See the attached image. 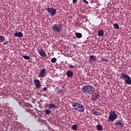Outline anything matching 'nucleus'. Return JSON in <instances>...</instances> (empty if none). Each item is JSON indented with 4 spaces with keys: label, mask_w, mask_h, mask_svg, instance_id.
<instances>
[{
    "label": "nucleus",
    "mask_w": 131,
    "mask_h": 131,
    "mask_svg": "<svg viewBox=\"0 0 131 131\" xmlns=\"http://www.w3.org/2000/svg\"><path fill=\"white\" fill-rule=\"evenodd\" d=\"M114 28L115 29H119V26L118 25V24L117 23H115L114 25Z\"/></svg>",
    "instance_id": "412c9836"
},
{
    "label": "nucleus",
    "mask_w": 131,
    "mask_h": 131,
    "mask_svg": "<svg viewBox=\"0 0 131 131\" xmlns=\"http://www.w3.org/2000/svg\"><path fill=\"white\" fill-rule=\"evenodd\" d=\"M102 61H105V62H108V60H106L105 58L102 59Z\"/></svg>",
    "instance_id": "c85d7f7f"
},
{
    "label": "nucleus",
    "mask_w": 131,
    "mask_h": 131,
    "mask_svg": "<svg viewBox=\"0 0 131 131\" xmlns=\"http://www.w3.org/2000/svg\"><path fill=\"white\" fill-rule=\"evenodd\" d=\"M34 83L35 85V88L37 89H40L41 88V85H40V81L38 79H35L34 80Z\"/></svg>",
    "instance_id": "6e6552de"
},
{
    "label": "nucleus",
    "mask_w": 131,
    "mask_h": 131,
    "mask_svg": "<svg viewBox=\"0 0 131 131\" xmlns=\"http://www.w3.org/2000/svg\"><path fill=\"white\" fill-rule=\"evenodd\" d=\"M96 128L98 129V130H100V131L103 130V127H102V125H101L98 124L96 126Z\"/></svg>",
    "instance_id": "6ab92c4d"
},
{
    "label": "nucleus",
    "mask_w": 131,
    "mask_h": 131,
    "mask_svg": "<svg viewBox=\"0 0 131 131\" xmlns=\"http://www.w3.org/2000/svg\"><path fill=\"white\" fill-rule=\"evenodd\" d=\"M4 45H8V41H5Z\"/></svg>",
    "instance_id": "7c9ffc66"
},
{
    "label": "nucleus",
    "mask_w": 131,
    "mask_h": 131,
    "mask_svg": "<svg viewBox=\"0 0 131 131\" xmlns=\"http://www.w3.org/2000/svg\"><path fill=\"white\" fill-rule=\"evenodd\" d=\"M62 30V26L60 24H55L52 26V31L57 33H60Z\"/></svg>",
    "instance_id": "20e7f679"
},
{
    "label": "nucleus",
    "mask_w": 131,
    "mask_h": 131,
    "mask_svg": "<svg viewBox=\"0 0 131 131\" xmlns=\"http://www.w3.org/2000/svg\"><path fill=\"white\" fill-rule=\"evenodd\" d=\"M5 40H6V39H5V37L3 35L0 36V41H1V42H4Z\"/></svg>",
    "instance_id": "aec40b11"
},
{
    "label": "nucleus",
    "mask_w": 131,
    "mask_h": 131,
    "mask_svg": "<svg viewBox=\"0 0 131 131\" xmlns=\"http://www.w3.org/2000/svg\"><path fill=\"white\" fill-rule=\"evenodd\" d=\"M43 91H47V87H44V88H43Z\"/></svg>",
    "instance_id": "c756f323"
},
{
    "label": "nucleus",
    "mask_w": 131,
    "mask_h": 131,
    "mask_svg": "<svg viewBox=\"0 0 131 131\" xmlns=\"http://www.w3.org/2000/svg\"><path fill=\"white\" fill-rule=\"evenodd\" d=\"M48 108L49 109H56V105L53 103L49 104Z\"/></svg>",
    "instance_id": "2eb2a0df"
},
{
    "label": "nucleus",
    "mask_w": 131,
    "mask_h": 131,
    "mask_svg": "<svg viewBox=\"0 0 131 131\" xmlns=\"http://www.w3.org/2000/svg\"><path fill=\"white\" fill-rule=\"evenodd\" d=\"M77 2V0H73V4H75Z\"/></svg>",
    "instance_id": "cd10ccee"
},
{
    "label": "nucleus",
    "mask_w": 131,
    "mask_h": 131,
    "mask_svg": "<svg viewBox=\"0 0 131 131\" xmlns=\"http://www.w3.org/2000/svg\"><path fill=\"white\" fill-rule=\"evenodd\" d=\"M89 62H96V57L94 55H90Z\"/></svg>",
    "instance_id": "4468645a"
},
{
    "label": "nucleus",
    "mask_w": 131,
    "mask_h": 131,
    "mask_svg": "<svg viewBox=\"0 0 131 131\" xmlns=\"http://www.w3.org/2000/svg\"><path fill=\"white\" fill-rule=\"evenodd\" d=\"M98 36H103L104 35V31L103 30H99L98 33Z\"/></svg>",
    "instance_id": "dca6fc26"
},
{
    "label": "nucleus",
    "mask_w": 131,
    "mask_h": 131,
    "mask_svg": "<svg viewBox=\"0 0 131 131\" xmlns=\"http://www.w3.org/2000/svg\"><path fill=\"white\" fill-rule=\"evenodd\" d=\"M77 125L76 124H73L72 125V129H73V130H75L76 131L77 130Z\"/></svg>",
    "instance_id": "f3484780"
},
{
    "label": "nucleus",
    "mask_w": 131,
    "mask_h": 131,
    "mask_svg": "<svg viewBox=\"0 0 131 131\" xmlns=\"http://www.w3.org/2000/svg\"><path fill=\"white\" fill-rule=\"evenodd\" d=\"M75 34L77 38H81L82 37V34L80 33H76Z\"/></svg>",
    "instance_id": "a211bd4d"
},
{
    "label": "nucleus",
    "mask_w": 131,
    "mask_h": 131,
    "mask_svg": "<svg viewBox=\"0 0 131 131\" xmlns=\"http://www.w3.org/2000/svg\"><path fill=\"white\" fill-rule=\"evenodd\" d=\"M117 118V114L115 111H111L110 113V115L107 119V121L113 122Z\"/></svg>",
    "instance_id": "39448f33"
},
{
    "label": "nucleus",
    "mask_w": 131,
    "mask_h": 131,
    "mask_svg": "<svg viewBox=\"0 0 131 131\" xmlns=\"http://www.w3.org/2000/svg\"><path fill=\"white\" fill-rule=\"evenodd\" d=\"M48 14H50L51 17H53V16H55L57 14V9L54 8H48L46 9Z\"/></svg>",
    "instance_id": "423d86ee"
},
{
    "label": "nucleus",
    "mask_w": 131,
    "mask_h": 131,
    "mask_svg": "<svg viewBox=\"0 0 131 131\" xmlns=\"http://www.w3.org/2000/svg\"><path fill=\"white\" fill-rule=\"evenodd\" d=\"M13 36H14L15 37H19L21 38V37H23V33L17 31L13 34Z\"/></svg>",
    "instance_id": "9d476101"
},
{
    "label": "nucleus",
    "mask_w": 131,
    "mask_h": 131,
    "mask_svg": "<svg viewBox=\"0 0 131 131\" xmlns=\"http://www.w3.org/2000/svg\"><path fill=\"white\" fill-rule=\"evenodd\" d=\"M82 91L83 93L88 94V95H92L95 91L94 90V87L90 85H86L83 86Z\"/></svg>",
    "instance_id": "f03ea898"
},
{
    "label": "nucleus",
    "mask_w": 131,
    "mask_h": 131,
    "mask_svg": "<svg viewBox=\"0 0 131 131\" xmlns=\"http://www.w3.org/2000/svg\"><path fill=\"white\" fill-rule=\"evenodd\" d=\"M100 97V93L96 92L94 94H93L91 95V99L92 101H96V100H98V98Z\"/></svg>",
    "instance_id": "0eeeda50"
},
{
    "label": "nucleus",
    "mask_w": 131,
    "mask_h": 131,
    "mask_svg": "<svg viewBox=\"0 0 131 131\" xmlns=\"http://www.w3.org/2000/svg\"><path fill=\"white\" fill-rule=\"evenodd\" d=\"M51 61L52 63H55V62H57V58L53 57L51 59Z\"/></svg>",
    "instance_id": "b1692460"
},
{
    "label": "nucleus",
    "mask_w": 131,
    "mask_h": 131,
    "mask_svg": "<svg viewBox=\"0 0 131 131\" xmlns=\"http://www.w3.org/2000/svg\"><path fill=\"white\" fill-rule=\"evenodd\" d=\"M23 58L26 60H30V56L28 55H24Z\"/></svg>",
    "instance_id": "4be33fe9"
},
{
    "label": "nucleus",
    "mask_w": 131,
    "mask_h": 131,
    "mask_svg": "<svg viewBox=\"0 0 131 131\" xmlns=\"http://www.w3.org/2000/svg\"><path fill=\"white\" fill-rule=\"evenodd\" d=\"M115 125L119 128H123V127H124V125L123 124V123H122V122L120 121L116 122L115 123Z\"/></svg>",
    "instance_id": "9b49d317"
},
{
    "label": "nucleus",
    "mask_w": 131,
    "mask_h": 131,
    "mask_svg": "<svg viewBox=\"0 0 131 131\" xmlns=\"http://www.w3.org/2000/svg\"><path fill=\"white\" fill-rule=\"evenodd\" d=\"M67 76L68 78H72L73 77V72L69 70L67 72Z\"/></svg>",
    "instance_id": "ddd939ff"
},
{
    "label": "nucleus",
    "mask_w": 131,
    "mask_h": 131,
    "mask_svg": "<svg viewBox=\"0 0 131 131\" xmlns=\"http://www.w3.org/2000/svg\"><path fill=\"white\" fill-rule=\"evenodd\" d=\"M83 2L85 3V4H89V2L86 1V0H83Z\"/></svg>",
    "instance_id": "bb28decb"
},
{
    "label": "nucleus",
    "mask_w": 131,
    "mask_h": 131,
    "mask_svg": "<svg viewBox=\"0 0 131 131\" xmlns=\"http://www.w3.org/2000/svg\"><path fill=\"white\" fill-rule=\"evenodd\" d=\"M74 67H75V66H73V65H70V64H69V68H74Z\"/></svg>",
    "instance_id": "a878e982"
},
{
    "label": "nucleus",
    "mask_w": 131,
    "mask_h": 131,
    "mask_svg": "<svg viewBox=\"0 0 131 131\" xmlns=\"http://www.w3.org/2000/svg\"><path fill=\"white\" fill-rule=\"evenodd\" d=\"M38 52L41 57H47V54H45V51H43L42 49H38Z\"/></svg>",
    "instance_id": "f8f14e48"
},
{
    "label": "nucleus",
    "mask_w": 131,
    "mask_h": 131,
    "mask_svg": "<svg viewBox=\"0 0 131 131\" xmlns=\"http://www.w3.org/2000/svg\"><path fill=\"white\" fill-rule=\"evenodd\" d=\"M51 114V111L50 110L47 109L45 110V114H47V115H49V114Z\"/></svg>",
    "instance_id": "5701e85b"
},
{
    "label": "nucleus",
    "mask_w": 131,
    "mask_h": 131,
    "mask_svg": "<svg viewBox=\"0 0 131 131\" xmlns=\"http://www.w3.org/2000/svg\"><path fill=\"white\" fill-rule=\"evenodd\" d=\"M47 75V73H46V68H43L40 70L39 73V77H45Z\"/></svg>",
    "instance_id": "1a4fd4ad"
},
{
    "label": "nucleus",
    "mask_w": 131,
    "mask_h": 131,
    "mask_svg": "<svg viewBox=\"0 0 131 131\" xmlns=\"http://www.w3.org/2000/svg\"><path fill=\"white\" fill-rule=\"evenodd\" d=\"M93 114H94V115H101V114H100V113H99L98 111H95L93 112Z\"/></svg>",
    "instance_id": "393cba45"
},
{
    "label": "nucleus",
    "mask_w": 131,
    "mask_h": 131,
    "mask_svg": "<svg viewBox=\"0 0 131 131\" xmlns=\"http://www.w3.org/2000/svg\"><path fill=\"white\" fill-rule=\"evenodd\" d=\"M121 77L123 78V80H125V83H126V84H131V78L128 75L124 73H122L121 74Z\"/></svg>",
    "instance_id": "7ed1b4c3"
},
{
    "label": "nucleus",
    "mask_w": 131,
    "mask_h": 131,
    "mask_svg": "<svg viewBox=\"0 0 131 131\" xmlns=\"http://www.w3.org/2000/svg\"><path fill=\"white\" fill-rule=\"evenodd\" d=\"M73 107L75 110L77 111H79L80 113H82V112H84V110H85V107L80 101H78L73 103L72 104Z\"/></svg>",
    "instance_id": "f257e3e1"
}]
</instances>
